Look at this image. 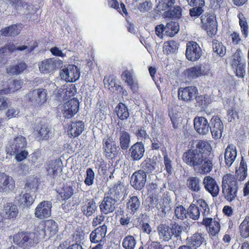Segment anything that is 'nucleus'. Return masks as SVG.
<instances>
[{
  "mask_svg": "<svg viewBox=\"0 0 249 249\" xmlns=\"http://www.w3.org/2000/svg\"><path fill=\"white\" fill-rule=\"evenodd\" d=\"M239 232L241 236L243 238L249 237V216L245 217L239 227Z\"/></svg>",
  "mask_w": 249,
  "mask_h": 249,
  "instance_id": "nucleus-47",
  "label": "nucleus"
},
{
  "mask_svg": "<svg viewBox=\"0 0 249 249\" xmlns=\"http://www.w3.org/2000/svg\"><path fill=\"white\" fill-rule=\"evenodd\" d=\"M15 187V181L13 178L4 172H0V193H10Z\"/></svg>",
  "mask_w": 249,
  "mask_h": 249,
  "instance_id": "nucleus-10",
  "label": "nucleus"
},
{
  "mask_svg": "<svg viewBox=\"0 0 249 249\" xmlns=\"http://www.w3.org/2000/svg\"><path fill=\"white\" fill-rule=\"evenodd\" d=\"M102 143L103 150L106 158L113 159L118 156L120 148L111 136L104 138Z\"/></svg>",
  "mask_w": 249,
  "mask_h": 249,
  "instance_id": "nucleus-6",
  "label": "nucleus"
},
{
  "mask_svg": "<svg viewBox=\"0 0 249 249\" xmlns=\"http://www.w3.org/2000/svg\"><path fill=\"white\" fill-rule=\"evenodd\" d=\"M64 98L68 99L73 96L77 92L75 85L71 84L66 86L63 89Z\"/></svg>",
  "mask_w": 249,
  "mask_h": 249,
  "instance_id": "nucleus-58",
  "label": "nucleus"
},
{
  "mask_svg": "<svg viewBox=\"0 0 249 249\" xmlns=\"http://www.w3.org/2000/svg\"><path fill=\"white\" fill-rule=\"evenodd\" d=\"M116 79L112 75H109L108 76H105L104 79V82L105 85H107L109 89H115L116 90H119L121 86L116 83Z\"/></svg>",
  "mask_w": 249,
  "mask_h": 249,
  "instance_id": "nucleus-50",
  "label": "nucleus"
},
{
  "mask_svg": "<svg viewBox=\"0 0 249 249\" xmlns=\"http://www.w3.org/2000/svg\"><path fill=\"white\" fill-rule=\"evenodd\" d=\"M27 145L26 139L22 136H17L13 143L7 148L6 151L10 155H14V153L19 152Z\"/></svg>",
  "mask_w": 249,
  "mask_h": 249,
  "instance_id": "nucleus-20",
  "label": "nucleus"
},
{
  "mask_svg": "<svg viewBox=\"0 0 249 249\" xmlns=\"http://www.w3.org/2000/svg\"><path fill=\"white\" fill-rule=\"evenodd\" d=\"M222 192L224 198L231 202L237 196L238 184L234 176L231 174L225 175L222 180Z\"/></svg>",
  "mask_w": 249,
  "mask_h": 249,
  "instance_id": "nucleus-2",
  "label": "nucleus"
},
{
  "mask_svg": "<svg viewBox=\"0 0 249 249\" xmlns=\"http://www.w3.org/2000/svg\"><path fill=\"white\" fill-rule=\"evenodd\" d=\"M26 99L28 102L41 106L47 100V90L43 88L34 89L26 94Z\"/></svg>",
  "mask_w": 249,
  "mask_h": 249,
  "instance_id": "nucleus-8",
  "label": "nucleus"
},
{
  "mask_svg": "<svg viewBox=\"0 0 249 249\" xmlns=\"http://www.w3.org/2000/svg\"><path fill=\"white\" fill-rule=\"evenodd\" d=\"M196 107L204 109L212 103V100L211 95L205 94L204 95H196L195 97Z\"/></svg>",
  "mask_w": 249,
  "mask_h": 249,
  "instance_id": "nucleus-39",
  "label": "nucleus"
},
{
  "mask_svg": "<svg viewBox=\"0 0 249 249\" xmlns=\"http://www.w3.org/2000/svg\"><path fill=\"white\" fill-rule=\"evenodd\" d=\"M195 130L200 134L205 135L209 132L210 125L204 117H196L194 120Z\"/></svg>",
  "mask_w": 249,
  "mask_h": 249,
  "instance_id": "nucleus-23",
  "label": "nucleus"
},
{
  "mask_svg": "<svg viewBox=\"0 0 249 249\" xmlns=\"http://www.w3.org/2000/svg\"><path fill=\"white\" fill-rule=\"evenodd\" d=\"M84 127V123L81 121L71 122L68 125V132L71 136L76 137L82 133Z\"/></svg>",
  "mask_w": 249,
  "mask_h": 249,
  "instance_id": "nucleus-34",
  "label": "nucleus"
},
{
  "mask_svg": "<svg viewBox=\"0 0 249 249\" xmlns=\"http://www.w3.org/2000/svg\"><path fill=\"white\" fill-rule=\"evenodd\" d=\"M196 207H198L200 212L201 211L204 216L205 217L209 215L210 213V208L205 200L200 198L196 201Z\"/></svg>",
  "mask_w": 249,
  "mask_h": 249,
  "instance_id": "nucleus-56",
  "label": "nucleus"
},
{
  "mask_svg": "<svg viewBox=\"0 0 249 249\" xmlns=\"http://www.w3.org/2000/svg\"><path fill=\"white\" fill-rule=\"evenodd\" d=\"M22 83V82L21 80L15 79L13 81L11 87L2 89L6 90V91H4L5 94H8L11 92H14L20 89L21 88Z\"/></svg>",
  "mask_w": 249,
  "mask_h": 249,
  "instance_id": "nucleus-57",
  "label": "nucleus"
},
{
  "mask_svg": "<svg viewBox=\"0 0 249 249\" xmlns=\"http://www.w3.org/2000/svg\"><path fill=\"white\" fill-rule=\"evenodd\" d=\"M186 210L182 205H178L175 209V215L178 219L181 220L186 218Z\"/></svg>",
  "mask_w": 249,
  "mask_h": 249,
  "instance_id": "nucleus-64",
  "label": "nucleus"
},
{
  "mask_svg": "<svg viewBox=\"0 0 249 249\" xmlns=\"http://www.w3.org/2000/svg\"><path fill=\"white\" fill-rule=\"evenodd\" d=\"M58 231V225L52 219L42 221L35 229V233L39 235L40 238L46 237L50 238L56 234Z\"/></svg>",
  "mask_w": 249,
  "mask_h": 249,
  "instance_id": "nucleus-3",
  "label": "nucleus"
},
{
  "mask_svg": "<svg viewBox=\"0 0 249 249\" xmlns=\"http://www.w3.org/2000/svg\"><path fill=\"white\" fill-rule=\"evenodd\" d=\"M157 200H158L156 199V196L153 195H149L145 201V210L146 211H149L155 207H157V209L159 210L160 208L157 206Z\"/></svg>",
  "mask_w": 249,
  "mask_h": 249,
  "instance_id": "nucleus-54",
  "label": "nucleus"
},
{
  "mask_svg": "<svg viewBox=\"0 0 249 249\" xmlns=\"http://www.w3.org/2000/svg\"><path fill=\"white\" fill-rule=\"evenodd\" d=\"M84 239V233L81 229H77L72 235V240L75 244H80Z\"/></svg>",
  "mask_w": 249,
  "mask_h": 249,
  "instance_id": "nucleus-61",
  "label": "nucleus"
},
{
  "mask_svg": "<svg viewBox=\"0 0 249 249\" xmlns=\"http://www.w3.org/2000/svg\"><path fill=\"white\" fill-rule=\"evenodd\" d=\"M178 49V44L174 40L165 42L163 46V51L166 54L173 53L176 52Z\"/></svg>",
  "mask_w": 249,
  "mask_h": 249,
  "instance_id": "nucleus-48",
  "label": "nucleus"
},
{
  "mask_svg": "<svg viewBox=\"0 0 249 249\" xmlns=\"http://www.w3.org/2000/svg\"><path fill=\"white\" fill-rule=\"evenodd\" d=\"M124 190V185L118 181L110 188L107 192L108 196L117 200L123 195Z\"/></svg>",
  "mask_w": 249,
  "mask_h": 249,
  "instance_id": "nucleus-33",
  "label": "nucleus"
},
{
  "mask_svg": "<svg viewBox=\"0 0 249 249\" xmlns=\"http://www.w3.org/2000/svg\"><path fill=\"white\" fill-rule=\"evenodd\" d=\"M201 53V49L196 42L191 41L187 43L185 55L188 60H197L200 57Z\"/></svg>",
  "mask_w": 249,
  "mask_h": 249,
  "instance_id": "nucleus-12",
  "label": "nucleus"
},
{
  "mask_svg": "<svg viewBox=\"0 0 249 249\" xmlns=\"http://www.w3.org/2000/svg\"><path fill=\"white\" fill-rule=\"evenodd\" d=\"M151 149L152 150H162V149H165L163 142L160 141L157 137H153L151 140Z\"/></svg>",
  "mask_w": 249,
  "mask_h": 249,
  "instance_id": "nucleus-60",
  "label": "nucleus"
},
{
  "mask_svg": "<svg viewBox=\"0 0 249 249\" xmlns=\"http://www.w3.org/2000/svg\"><path fill=\"white\" fill-rule=\"evenodd\" d=\"M115 112L117 117L121 121L126 120L129 117L127 107L123 103L120 102L115 108Z\"/></svg>",
  "mask_w": 249,
  "mask_h": 249,
  "instance_id": "nucleus-38",
  "label": "nucleus"
},
{
  "mask_svg": "<svg viewBox=\"0 0 249 249\" xmlns=\"http://www.w3.org/2000/svg\"><path fill=\"white\" fill-rule=\"evenodd\" d=\"M186 185L193 192L198 193L201 189V180L197 177H189L187 179Z\"/></svg>",
  "mask_w": 249,
  "mask_h": 249,
  "instance_id": "nucleus-37",
  "label": "nucleus"
},
{
  "mask_svg": "<svg viewBox=\"0 0 249 249\" xmlns=\"http://www.w3.org/2000/svg\"><path fill=\"white\" fill-rule=\"evenodd\" d=\"M64 115L66 118L70 119L76 114L79 109V102L76 98H73L67 102L64 106Z\"/></svg>",
  "mask_w": 249,
  "mask_h": 249,
  "instance_id": "nucleus-17",
  "label": "nucleus"
},
{
  "mask_svg": "<svg viewBox=\"0 0 249 249\" xmlns=\"http://www.w3.org/2000/svg\"><path fill=\"white\" fill-rule=\"evenodd\" d=\"M178 25L176 22H169L165 26V34L167 36L171 37L174 36L178 33Z\"/></svg>",
  "mask_w": 249,
  "mask_h": 249,
  "instance_id": "nucleus-49",
  "label": "nucleus"
},
{
  "mask_svg": "<svg viewBox=\"0 0 249 249\" xmlns=\"http://www.w3.org/2000/svg\"><path fill=\"white\" fill-rule=\"evenodd\" d=\"M237 18L239 19V25L240 27L242 36L245 38H246L248 36L249 34V26L247 22V18L241 12H239L238 14Z\"/></svg>",
  "mask_w": 249,
  "mask_h": 249,
  "instance_id": "nucleus-41",
  "label": "nucleus"
},
{
  "mask_svg": "<svg viewBox=\"0 0 249 249\" xmlns=\"http://www.w3.org/2000/svg\"><path fill=\"white\" fill-rule=\"evenodd\" d=\"M141 206L140 198L137 196L130 195L126 202V208L129 212L134 214L139 211Z\"/></svg>",
  "mask_w": 249,
  "mask_h": 249,
  "instance_id": "nucleus-36",
  "label": "nucleus"
},
{
  "mask_svg": "<svg viewBox=\"0 0 249 249\" xmlns=\"http://www.w3.org/2000/svg\"><path fill=\"white\" fill-rule=\"evenodd\" d=\"M80 74L79 69L74 65H69L67 69H63L60 73L61 78L69 82L76 81L79 79Z\"/></svg>",
  "mask_w": 249,
  "mask_h": 249,
  "instance_id": "nucleus-16",
  "label": "nucleus"
},
{
  "mask_svg": "<svg viewBox=\"0 0 249 249\" xmlns=\"http://www.w3.org/2000/svg\"><path fill=\"white\" fill-rule=\"evenodd\" d=\"M22 28V24H14L1 29L0 34L4 36H16L20 34Z\"/></svg>",
  "mask_w": 249,
  "mask_h": 249,
  "instance_id": "nucleus-31",
  "label": "nucleus"
},
{
  "mask_svg": "<svg viewBox=\"0 0 249 249\" xmlns=\"http://www.w3.org/2000/svg\"><path fill=\"white\" fill-rule=\"evenodd\" d=\"M57 67V62L54 58H48L41 61L38 64L40 71L43 73L53 72Z\"/></svg>",
  "mask_w": 249,
  "mask_h": 249,
  "instance_id": "nucleus-28",
  "label": "nucleus"
},
{
  "mask_svg": "<svg viewBox=\"0 0 249 249\" xmlns=\"http://www.w3.org/2000/svg\"><path fill=\"white\" fill-rule=\"evenodd\" d=\"M52 203L50 201H42L40 202L35 210V216L39 219H44L51 216Z\"/></svg>",
  "mask_w": 249,
  "mask_h": 249,
  "instance_id": "nucleus-9",
  "label": "nucleus"
},
{
  "mask_svg": "<svg viewBox=\"0 0 249 249\" xmlns=\"http://www.w3.org/2000/svg\"><path fill=\"white\" fill-rule=\"evenodd\" d=\"M201 28L210 37H213L217 32V22L215 15L212 13L206 12L200 17Z\"/></svg>",
  "mask_w": 249,
  "mask_h": 249,
  "instance_id": "nucleus-4",
  "label": "nucleus"
},
{
  "mask_svg": "<svg viewBox=\"0 0 249 249\" xmlns=\"http://www.w3.org/2000/svg\"><path fill=\"white\" fill-rule=\"evenodd\" d=\"M75 188V187L73 184L66 183L62 187L58 188L56 192L58 193V197L62 200H67L73 195Z\"/></svg>",
  "mask_w": 249,
  "mask_h": 249,
  "instance_id": "nucleus-26",
  "label": "nucleus"
},
{
  "mask_svg": "<svg viewBox=\"0 0 249 249\" xmlns=\"http://www.w3.org/2000/svg\"><path fill=\"white\" fill-rule=\"evenodd\" d=\"M145 152L144 146L142 142H138L133 144L129 149V154L133 160H139Z\"/></svg>",
  "mask_w": 249,
  "mask_h": 249,
  "instance_id": "nucleus-25",
  "label": "nucleus"
},
{
  "mask_svg": "<svg viewBox=\"0 0 249 249\" xmlns=\"http://www.w3.org/2000/svg\"><path fill=\"white\" fill-rule=\"evenodd\" d=\"M201 224L206 227L210 237L216 236L220 231L221 226L219 221L212 217H204Z\"/></svg>",
  "mask_w": 249,
  "mask_h": 249,
  "instance_id": "nucleus-13",
  "label": "nucleus"
},
{
  "mask_svg": "<svg viewBox=\"0 0 249 249\" xmlns=\"http://www.w3.org/2000/svg\"><path fill=\"white\" fill-rule=\"evenodd\" d=\"M35 130L36 132V137L38 141L48 140L51 133L48 125L42 123L38 124V125L35 128Z\"/></svg>",
  "mask_w": 249,
  "mask_h": 249,
  "instance_id": "nucleus-27",
  "label": "nucleus"
},
{
  "mask_svg": "<svg viewBox=\"0 0 249 249\" xmlns=\"http://www.w3.org/2000/svg\"><path fill=\"white\" fill-rule=\"evenodd\" d=\"M211 126L210 129L212 136L214 139H218L222 136L223 125L220 119L218 116H213L211 120Z\"/></svg>",
  "mask_w": 249,
  "mask_h": 249,
  "instance_id": "nucleus-24",
  "label": "nucleus"
},
{
  "mask_svg": "<svg viewBox=\"0 0 249 249\" xmlns=\"http://www.w3.org/2000/svg\"><path fill=\"white\" fill-rule=\"evenodd\" d=\"M182 8L179 6H175L173 8L163 13V17L164 18L178 19L182 16Z\"/></svg>",
  "mask_w": 249,
  "mask_h": 249,
  "instance_id": "nucleus-42",
  "label": "nucleus"
},
{
  "mask_svg": "<svg viewBox=\"0 0 249 249\" xmlns=\"http://www.w3.org/2000/svg\"><path fill=\"white\" fill-rule=\"evenodd\" d=\"M186 243L192 248L198 249L206 242L205 235L201 232L196 231L190 236L187 237L186 239Z\"/></svg>",
  "mask_w": 249,
  "mask_h": 249,
  "instance_id": "nucleus-21",
  "label": "nucleus"
},
{
  "mask_svg": "<svg viewBox=\"0 0 249 249\" xmlns=\"http://www.w3.org/2000/svg\"><path fill=\"white\" fill-rule=\"evenodd\" d=\"M157 230L160 238H162L165 241H168L171 239V235L168 226L160 224L158 227Z\"/></svg>",
  "mask_w": 249,
  "mask_h": 249,
  "instance_id": "nucleus-53",
  "label": "nucleus"
},
{
  "mask_svg": "<svg viewBox=\"0 0 249 249\" xmlns=\"http://www.w3.org/2000/svg\"><path fill=\"white\" fill-rule=\"evenodd\" d=\"M27 66L25 62H21L15 65H13L7 68V72L12 75H19L22 73L26 69Z\"/></svg>",
  "mask_w": 249,
  "mask_h": 249,
  "instance_id": "nucleus-43",
  "label": "nucleus"
},
{
  "mask_svg": "<svg viewBox=\"0 0 249 249\" xmlns=\"http://www.w3.org/2000/svg\"><path fill=\"white\" fill-rule=\"evenodd\" d=\"M141 171L145 174L151 173L155 169L157 166V162L155 160L150 158H146L141 164Z\"/></svg>",
  "mask_w": 249,
  "mask_h": 249,
  "instance_id": "nucleus-40",
  "label": "nucleus"
},
{
  "mask_svg": "<svg viewBox=\"0 0 249 249\" xmlns=\"http://www.w3.org/2000/svg\"><path fill=\"white\" fill-rule=\"evenodd\" d=\"M237 156L236 147L233 144H229L225 150L224 158L226 165L230 167Z\"/></svg>",
  "mask_w": 249,
  "mask_h": 249,
  "instance_id": "nucleus-32",
  "label": "nucleus"
},
{
  "mask_svg": "<svg viewBox=\"0 0 249 249\" xmlns=\"http://www.w3.org/2000/svg\"><path fill=\"white\" fill-rule=\"evenodd\" d=\"M136 243V240L133 235H128L124 238L122 246L124 249H134Z\"/></svg>",
  "mask_w": 249,
  "mask_h": 249,
  "instance_id": "nucleus-51",
  "label": "nucleus"
},
{
  "mask_svg": "<svg viewBox=\"0 0 249 249\" xmlns=\"http://www.w3.org/2000/svg\"><path fill=\"white\" fill-rule=\"evenodd\" d=\"M143 171L137 170L131 176L130 184L136 190H141L145 184L147 175Z\"/></svg>",
  "mask_w": 249,
  "mask_h": 249,
  "instance_id": "nucleus-15",
  "label": "nucleus"
},
{
  "mask_svg": "<svg viewBox=\"0 0 249 249\" xmlns=\"http://www.w3.org/2000/svg\"><path fill=\"white\" fill-rule=\"evenodd\" d=\"M187 214L191 219L197 220L200 216V210L196 204H191L188 208Z\"/></svg>",
  "mask_w": 249,
  "mask_h": 249,
  "instance_id": "nucleus-55",
  "label": "nucleus"
},
{
  "mask_svg": "<svg viewBox=\"0 0 249 249\" xmlns=\"http://www.w3.org/2000/svg\"><path fill=\"white\" fill-rule=\"evenodd\" d=\"M122 79L127 84L136 79L132 70H124L121 75Z\"/></svg>",
  "mask_w": 249,
  "mask_h": 249,
  "instance_id": "nucleus-62",
  "label": "nucleus"
},
{
  "mask_svg": "<svg viewBox=\"0 0 249 249\" xmlns=\"http://www.w3.org/2000/svg\"><path fill=\"white\" fill-rule=\"evenodd\" d=\"M198 93L197 88L194 86L180 88L178 90V99L186 102L192 101Z\"/></svg>",
  "mask_w": 249,
  "mask_h": 249,
  "instance_id": "nucleus-18",
  "label": "nucleus"
},
{
  "mask_svg": "<svg viewBox=\"0 0 249 249\" xmlns=\"http://www.w3.org/2000/svg\"><path fill=\"white\" fill-rule=\"evenodd\" d=\"M119 142L120 147L123 150H126L130 146V135L126 131L120 132Z\"/></svg>",
  "mask_w": 249,
  "mask_h": 249,
  "instance_id": "nucleus-44",
  "label": "nucleus"
},
{
  "mask_svg": "<svg viewBox=\"0 0 249 249\" xmlns=\"http://www.w3.org/2000/svg\"><path fill=\"white\" fill-rule=\"evenodd\" d=\"M195 149L203 157H210L212 147L209 141L207 140H198Z\"/></svg>",
  "mask_w": 249,
  "mask_h": 249,
  "instance_id": "nucleus-29",
  "label": "nucleus"
},
{
  "mask_svg": "<svg viewBox=\"0 0 249 249\" xmlns=\"http://www.w3.org/2000/svg\"><path fill=\"white\" fill-rule=\"evenodd\" d=\"M97 206L93 198L87 199L81 208L83 214L87 217L92 216L96 211Z\"/></svg>",
  "mask_w": 249,
  "mask_h": 249,
  "instance_id": "nucleus-30",
  "label": "nucleus"
},
{
  "mask_svg": "<svg viewBox=\"0 0 249 249\" xmlns=\"http://www.w3.org/2000/svg\"><path fill=\"white\" fill-rule=\"evenodd\" d=\"M210 72L209 68L206 69L204 67H202L201 64H199L187 69L184 73L188 79L192 80L201 76L207 75Z\"/></svg>",
  "mask_w": 249,
  "mask_h": 249,
  "instance_id": "nucleus-11",
  "label": "nucleus"
},
{
  "mask_svg": "<svg viewBox=\"0 0 249 249\" xmlns=\"http://www.w3.org/2000/svg\"><path fill=\"white\" fill-rule=\"evenodd\" d=\"M182 159L186 164L193 167L201 174H207L213 169V158L203 157L195 149H190L185 151Z\"/></svg>",
  "mask_w": 249,
  "mask_h": 249,
  "instance_id": "nucleus-1",
  "label": "nucleus"
},
{
  "mask_svg": "<svg viewBox=\"0 0 249 249\" xmlns=\"http://www.w3.org/2000/svg\"><path fill=\"white\" fill-rule=\"evenodd\" d=\"M3 211L7 219L15 220L19 213L18 206L12 202L6 203L3 207Z\"/></svg>",
  "mask_w": 249,
  "mask_h": 249,
  "instance_id": "nucleus-35",
  "label": "nucleus"
},
{
  "mask_svg": "<svg viewBox=\"0 0 249 249\" xmlns=\"http://www.w3.org/2000/svg\"><path fill=\"white\" fill-rule=\"evenodd\" d=\"M117 201L108 196H105L99 205L101 213L107 214L112 213L115 209Z\"/></svg>",
  "mask_w": 249,
  "mask_h": 249,
  "instance_id": "nucleus-22",
  "label": "nucleus"
},
{
  "mask_svg": "<svg viewBox=\"0 0 249 249\" xmlns=\"http://www.w3.org/2000/svg\"><path fill=\"white\" fill-rule=\"evenodd\" d=\"M231 66L232 68L235 69L236 76L240 78H243L244 77L246 73L245 62H243L235 65H232Z\"/></svg>",
  "mask_w": 249,
  "mask_h": 249,
  "instance_id": "nucleus-59",
  "label": "nucleus"
},
{
  "mask_svg": "<svg viewBox=\"0 0 249 249\" xmlns=\"http://www.w3.org/2000/svg\"><path fill=\"white\" fill-rule=\"evenodd\" d=\"M62 164L60 158L48 159L45 164L47 175L53 178H55L62 171Z\"/></svg>",
  "mask_w": 249,
  "mask_h": 249,
  "instance_id": "nucleus-7",
  "label": "nucleus"
},
{
  "mask_svg": "<svg viewBox=\"0 0 249 249\" xmlns=\"http://www.w3.org/2000/svg\"><path fill=\"white\" fill-rule=\"evenodd\" d=\"M213 52L220 57H222L225 55L226 49L221 42L214 40L213 41Z\"/></svg>",
  "mask_w": 249,
  "mask_h": 249,
  "instance_id": "nucleus-52",
  "label": "nucleus"
},
{
  "mask_svg": "<svg viewBox=\"0 0 249 249\" xmlns=\"http://www.w3.org/2000/svg\"><path fill=\"white\" fill-rule=\"evenodd\" d=\"M203 184L205 189L208 192L211 196L216 197L219 193V187L215 179L210 176H206L203 178Z\"/></svg>",
  "mask_w": 249,
  "mask_h": 249,
  "instance_id": "nucleus-19",
  "label": "nucleus"
},
{
  "mask_svg": "<svg viewBox=\"0 0 249 249\" xmlns=\"http://www.w3.org/2000/svg\"><path fill=\"white\" fill-rule=\"evenodd\" d=\"M176 0H160L156 7L157 10L160 13L165 12L172 8Z\"/></svg>",
  "mask_w": 249,
  "mask_h": 249,
  "instance_id": "nucleus-46",
  "label": "nucleus"
},
{
  "mask_svg": "<svg viewBox=\"0 0 249 249\" xmlns=\"http://www.w3.org/2000/svg\"><path fill=\"white\" fill-rule=\"evenodd\" d=\"M33 233L29 231H19L13 236L14 243L23 249H29L36 243L32 237Z\"/></svg>",
  "mask_w": 249,
  "mask_h": 249,
  "instance_id": "nucleus-5",
  "label": "nucleus"
},
{
  "mask_svg": "<svg viewBox=\"0 0 249 249\" xmlns=\"http://www.w3.org/2000/svg\"><path fill=\"white\" fill-rule=\"evenodd\" d=\"M4 91H6V90H0V110L6 109L9 106L8 98L3 96L5 94Z\"/></svg>",
  "mask_w": 249,
  "mask_h": 249,
  "instance_id": "nucleus-63",
  "label": "nucleus"
},
{
  "mask_svg": "<svg viewBox=\"0 0 249 249\" xmlns=\"http://www.w3.org/2000/svg\"><path fill=\"white\" fill-rule=\"evenodd\" d=\"M34 200L33 197L29 193L20 194L18 199V204L24 207H30L33 203Z\"/></svg>",
  "mask_w": 249,
  "mask_h": 249,
  "instance_id": "nucleus-45",
  "label": "nucleus"
},
{
  "mask_svg": "<svg viewBox=\"0 0 249 249\" xmlns=\"http://www.w3.org/2000/svg\"><path fill=\"white\" fill-rule=\"evenodd\" d=\"M107 226L105 224L100 226L91 231L89 239L92 243L102 245L106 240Z\"/></svg>",
  "mask_w": 249,
  "mask_h": 249,
  "instance_id": "nucleus-14",
  "label": "nucleus"
}]
</instances>
